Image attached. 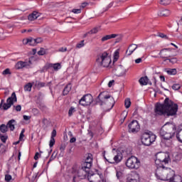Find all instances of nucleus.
<instances>
[{
  "instance_id": "obj_4",
  "label": "nucleus",
  "mask_w": 182,
  "mask_h": 182,
  "mask_svg": "<svg viewBox=\"0 0 182 182\" xmlns=\"http://www.w3.org/2000/svg\"><path fill=\"white\" fill-rule=\"evenodd\" d=\"M96 63L98 68H109L112 63V59L109 57L107 52L100 53L97 55Z\"/></svg>"
},
{
  "instance_id": "obj_30",
  "label": "nucleus",
  "mask_w": 182,
  "mask_h": 182,
  "mask_svg": "<svg viewBox=\"0 0 182 182\" xmlns=\"http://www.w3.org/2000/svg\"><path fill=\"white\" fill-rule=\"evenodd\" d=\"M50 82H47V83H46V82H36V86H37V87H39V88H41V87H45V86H50Z\"/></svg>"
},
{
  "instance_id": "obj_14",
  "label": "nucleus",
  "mask_w": 182,
  "mask_h": 182,
  "mask_svg": "<svg viewBox=\"0 0 182 182\" xmlns=\"http://www.w3.org/2000/svg\"><path fill=\"white\" fill-rule=\"evenodd\" d=\"M172 50V48H164L161 50L159 55L162 59H168V58H171V56H173L170 54V52Z\"/></svg>"
},
{
  "instance_id": "obj_33",
  "label": "nucleus",
  "mask_w": 182,
  "mask_h": 182,
  "mask_svg": "<svg viewBox=\"0 0 182 182\" xmlns=\"http://www.w3.org/2000/svg\"><path fill=\"white\" fill-rule=\"evenodd\" d=\"M57 156H58V151H54L48 162V164H49L50 161H53V160L56 159Z\"/></svg>"
},
{
  "instance_id": "obj_60",
  "label": "nucleus",
  "mask_w": 182,
  "mask_h": 182,
  "mask_svg": "<svg viewBox=\"0 0 182 182\" xmlns=\"http://www.w3.org/2000/svg\"><path fill=\"white\" fill-rule=\"evenodd\" d=\"M84 163H90V164H92L93 163V159H86Z\"/></svg>"
},
{
  "instance_id": "obj_63",
  "label": "nucleus",
  "mask_w": 182,
  "mask_h": 182,
  "mask_svg": "<svg viewBox=\"0 0 182 182\" xmlns=\"http://www.w3.org/2000/svg\"><path fill=\"white\" fill-rule=\"evenodd\" d=\"M141 58H137L136 60H135V63H141Z\"/></svg>"
},
{
  "instance_id": "obj_2",
  "label": "nucleus",
  "mask_w": 182,
  "mask_h": 182,
  "mask_svg": "<svg viewBox=\"0 0 182 182\" xmlns=\"http://www.w3.org/2000/svg\"><path fill=\"white\" fill-rule=\"evenodd\" d=\"M177 132V127L176 124L170 122H166L159 131V134L161 137L163 138L164 140L168 141L166 142L165 144L167 147H170L171 145V139L176 136V133Z\"/></svg>"
},
{
  "instance_id": "obj_59",
  "label": "nucleus",
  "mask_w": 182,
  "mask_h": 182,
  "mask_svg": "<svg viewBox=\"0 0 182 182\" xmlns=\"http://www.w3.org/2000/svg\"><path fill=\"white\" fill-rule=\"evenodd\" d=\"M113 83H114V80H112L108 83V87H112L113 86Z\"/></svg>"
},
{
  "instance_id": "obj_32",
  "label": "nucleus",
  "mask_w": 182,
  "mask_h": 182,
  "mask_svg": "<svg viewBox=\"0 0 182 182\" xmlns=\"http://www.w3.org/2000/svg\"><path fill=\"white\" fill-rule=\"evenodd\" d=\"M82 167L89 172L92 168V164L84 162Z\"/></svg>"
},
{
  "instance_id": "obj_21",
  "label": "nucleus",
  "mask_w": 182,
  "mask_h": 182,
  "mask_svg": "<svg viewBox=\"0 0 182 182\" xmlns=\"http://www.w3.org/2000/svg\"><path fill=\"white\" fill-rule=\"evenodd\" d=\"M38 18H39V14L36 11H33L28 16V21H35V19H38Z\"/></svg>"
},
{
  "instance_id": "obj_44",
  "label": "nucleus",
  "mask_w": 182,
  "mask_h": 182,
  "mask_svg": "<svg viewBox=\"0 0 182 182\" xmlns=\"http://www.w3.org/2000/svg\"><path fill=\"white\" fill-rule=\"evenodd\" d=\"M0 139L3 143H6V140H8V135L0 134Z\"/></svg>"
},
{
  "instance_id": "obj_31",
  "label": "nucleus",
  "mask_w": 182,
  "mask_h": 182,
  "mask_svg": "<svg viewBox=\"0 0 182 182\" xmlns=\"http://www.w3.org/2000/svg\"><path fill=\"white\" fill-rule=\"evenodd\" d=\"M165 72H166L168 75H177V69L176 68L166 69Z\"/></svg>"
},
{
  "instance_id": "obj_24",
  "label": "nucleus",
  "mask_w": 182,
  "mask_h": 182,
  "mask_svg": "<svg viewBox=\"0 0 182 182\" xmlns=\"http://www.w3.org/2000/svg\"><path fill=\"white\" fill-rule=\"evenodd\" d=\"M32 58H28V60H26L23 62V68H26V69H29L30 68H32Z\"/></svg>"
},
{
  "instance_id": "obj_13",
  "label": "nucleus",
  "mask_w": 182,
  "mask_h": 182,
  "mask_svg": "<svg viewBox=\"0 0 182 182\" xmlns=\"http://www.w3.org/2000/svg\"><path fill=\"white\" fill-rule=\"evenodd\" d=\"M104 159L108 161V163H110V164H114V163H120L122 161V159H123V154L120 151H118L117 152V155L114 156V160L112 159H107L104 156Z\"/></svg>"
},
{
  "instance_id": "obj_51",
  "label": "nucleus",
  "mask_w": 182,
  "mask_h": 182,
  "mask_svg": "<svg viewBox=\"0 0 182 182\" xmlns=\"http://www.w3.org/2000/svg\"><path fill=\"white\" fill-rule=\"evenodd\" d=\"M85 46V41H81L79 43L77 44L76 47L78 48H83Z\"/></svg>"
},
{
  "instance_id": "obj_37",
  "label": "nucleus",
  "mask_w": 182,
  "mask_h": 182,
  "mask_svg": "<svg viewBox=\"0 0 182 182\" xmlns=\"http://www.w3.org/2000/svg\"><path fill=\"white\" fill-rule=\"evenodd\" d=\"M23 139V129L21 130L18 141L14 142L13 144L14 145L19 144L21 141H22Z\"/></svg>"
},
{
  "instance_id": "obj_7",
  "label": "nucleus",
  "mask_w": 182,
  "mask_h": 182,
  "mask_svg": "<svg viewBox=\"0 0 182 182\" xmlns=\"http://www.w3.org/2000/svg\"><path fill=\"white\" fill-rule=\"evenodd\" d=\"M125 164L131 170H137L140 167V160L137 157L132 156L127 159Z\"/></svg>"
},
{
  "instance_id": "obj_16",
  "label": "nucleus",
  "mask_w": 182,
  "mask_h": 182,
  "mask_svg": "<svg viewBox=\"0 0 182 182\" xmlns=\"http://www.w3.org/2000/svg\"><path fill=\"white\" fill-rule=\"evenodd\" d=\"M50 68H53L54 69V70H59V69H60V68H62V66L60 65V63H57L55 64L49 63L44 67V69L48 70V69H50Z\"/></svg>"
},
{
  "instance_id": "obj_49",
  "label": "nucleus",
  "mask_w": 182,
  "mask_h": 182,
  "mask_svg": "<svg viewBox=\"0 0 182 182\" xmlns=\"http://www.w3.org/2000/svg\"><path fill=\"white\" fill-rule=\"evenodd\" d=\"M76 112V110L75 109V107H71L68 111V116H72V114H73V113H75Z\"/></svg>"
},
{
  "instance_id": "obj_38",
  "label": "nucleus",
  "mask_w": 182,
  "mask_h": 182,
  "mask_svg": "<svg viewBox=\"0 0 182 182\" xmlns=\"http://www.w3.org/2000/svg\"><path fill=\"white\" fill-rule=\"evenodd\" d=\"M99 31H100V27H95L90 31H89L88 33H90V35H93L95 33H97Z\"/></svg>"
},
{
  "instance_id": "obj_34",
  "label": "nucleus",
  "mask_w": 182,
  "mask_h": 182,
  "mask_svg": "<svg viewBox=\"0 0 182 182\" xmlns=\"http://www.w3.org/2000/svg\"><path fill=\"white\" fill-rule=\"evenodd\" d=\"M15 68L17 69V70H19V69H23V61H18L16 64Z\"/></svg>"
},
{
  "instance_id": "obj_19",
  "label": "nucleus",
  "mask_w": 182,
  "mask_h": 182,
  "mask_svg": "<svg viewBox=\"0 0 182 182\" xmlns=\"http://www.w3.org/2000/svg\"><path fill=\"white\" fill-rule=\"evenodd\" d=\"M55 137H56V129H53L51 133V137L49 143V146L52 149L53 146H55Z\"/></svg>"
},
{
  "instance_id": "obj_43",
  "label": "nucleus",
  "mask_w": 182,
  "mask_h": 182,
  "mask_svg": "<svg viewBox=\"0 0 182 182\" xmlns=\"http://www.w3.org/2000/svg\"><path fill=\"white\" fill-rule=\"evenodd\" d=\"M171 3V0H160L159 4L161 5H164L166 6V5H170Z\"/></svg>"
},
{
  "instance_id": "obj_41",
  "label": "nucleus",
  "mask_w": 182,
  "mask_h": 182,
  "mask_svg": "<svg viewBox=\"0 0 182 182\" xmlns=\"http://www.w3.org/2000/svg\"><path fill=\"white\" fill-rule=\"evenodd\" d=\"M24 90L26 92H31L32 90V83L28 82L24 86Z\"/></svg>"
},
{
  "instance_id": "obj_20",
  "label": "nucleus",
  "mask_w": 182,
  "mask_h": 182,
  "mask_svg": "<svg viewBox=\"0 0 182 182\" xmlns=\"http://www.w3.org/2000/svg\"><path fill=\"white\" fill-rule=\"evenodd\" d=\"M117 36H119V35L117 34L107 35L101 38V41L106 42V41H109L110 39H114V38H117Z\"/></svg>"
},
{
  "instance_id": "obj_10",
  "label": "nucleus",
  "mask_w": 182,
  "mask_h": 182,
  "mask_svg": "<svg viewBox=\"0 0 182 182\" xmlns=\"http://www.w3.org/2000/svg\"><path fill=\"white\" fill-rule=\"evenodd\" d=\"M93 103V96L90 94L85 95L79 101L81 106H90Z\"/></svg>"
},
{
  "instance_id": "obj_54",
  "label": "nucleus",
  "mask_w": 182,
  "mask_h": 182,
  "mask_svg": "<svg viewBox=\"0 0 182 182\" xmlns=\"http://www.w3.org/2000/svg\"><path fill=\"white\" fill-rule=\"evenodd\" d=\"M35 42H36V45H38V43H42L43 41L42 38H37L34 39Z\"/></svg>"
},
{
  "instance_id": "obj_5",
  "label": "nucleus",
  "mask_w": 182,
  "mask_h": 182,
  "mask_svg": "<svg viewBox=\"0 0 182 182\" xmlns=\"http://www.w3.org/2000/svg\"><path fill=\"white\" fill-rule=\"evenodd\" d=\"M96 102L100 105V106H102L103 105L111 106L110 109H113V107L114 106V98L110 95H105V92L100 93Z\"/></svg>"
},
{
  "instance_id": "obj_12",
  "label": "nucleus",
  "mask_w": 182,
  "mask_h": 182,
  "mask_svg": "<svg viewBox=\"0 0 182 182\" xmlns=\"http://www.w3.org/2000/svg\"><path fill=\"white\" fill-rule=\"evenodd\" d=\"M129 133H137L140 130V124L137 120H132L128 125Z\"/></svg>"
},
{
  "instance_id": "obj_56",
  "label": "nucleus",
  "mask_w": 182,
  "mask_h": 182,
  "mask_svg": "<svg viewBox=\"0 0 182 182\" xmlns=\"http://www.w3.org/2000/svg\"><path fill=\"white\" fill-rule=\"evenodd\" d=\"M158 36H159V38H165V39H168V37H167V36L165 35L163 33H159Z\"/></svg>"
},
{
  "instance_id": "obj_40",
  "label": "nucleus",
  "mask_w": 182,
  "mask_h": 182,
  "mask_svg": "<svg viewBox=\"0 0 182 182\" xmlns=\"http://www.w3.org/2000/svg\"><path fill=\"white\" fill-rule=\"evenodd\" d=\"M0 131L1 132V133H6V132H8V126L4 124H1L0 126Z\"/></svg>"
},
{
  "instance_id": "obj_17",
  "label": "nucleus",
  "mask_w": 182,
  "mask_h": 182,
  "mask_svg": "<svg viewBox=\"0 0 182 182\" xmlns=\"http://www.w3.org/2000/svg\"><path fill=\"white\" fill-rule=\"evenodd\" d=\"M136 49H137V45L136 44H131L128 49L126 50V55L127 56H130V55H132V53H133V52H134V50H136Z\"/></svg>"
},
{
  "instance_id": "obj_25",
  "label": "nucleus",
  "mask_w": 182,
  "mask_h": 182,
  "mask_svg": "<svg viewBox=\"0 0 182 182\" xmlns=\"http://www.w3.org/2000/svg\"><path fill=\"white\" fill-rule=\"evenodd\" d=\"M71 90L72 86L70 85V84L67 85L63 91V96H66V95H68Z\"/></svg>"
},
{
  "instance_id": "obj_47",
  "label": "nucleus",
  "mask_w": 182,
  "mask_h": 182,
  "mask_svg": "<svg viewBox=\"0 0 182 182\" xmlns=\"http://www.w3.org/2000/svg\"><path fill=\"white\" fill-rule=\"evenodd\" d=\"M166 60H168L171 63H173V65H174V63H177V58H166Z\"/></svg>"
},
{
  "instance_id": "obj_8",
  "label": "nucleus",
  "mask_w": 182,
  "mask_h": 182,
  "mask_svg": "<svg viewBox=\"0 0 182 182\" xmlns=\"http://www.w3.org/2000/svg\"><path fill=\"white\" fill-rule=\"evenodd\" d=\"M156 136L154 134L145 132L141 136V143L144 146H151L152 143L156 141Z\"/></svg>"
},
{
  "instance_id": "obj_52",
  "label": "nucleus",
  "mask_w": 182,
  "mask_h": 182,
  "mask_svg": "<svg viewBox=\"0 0 182 182\" xmlns=\"http://www.w3.org/2000/svg\"><path fill=\"white\" fill-rule=\"evenodd\" d=\"M2 75H11V70L9 68H6L2 72Z\"/></svg>"
},
{
  "instance_id": "obj_62",
  "label": "nucleus",
  "mask_w": 182,
  "mask_h": 182,
  "mask_svg": "<svg viewBox=\"0 0 182 182\" xmlns=\"http://www.w3.org/2000/svg\"><path fill=\"white\" fill-rule=\"evenodd\" d=\"M39 159V152H36L34 156V160H38Z\"/></svg>"
},
{
  "instance_id": "obj_64",
  "label": "nucleus",
  "mask_w": 182,
  "mask_h": 182,
  "mask_svg": "<svg viewBox=\"0 0 182 182\" xmlns=\"http://www.w3.org/2000/svg\"><path fill=\"white\" fill-rule=\"evenodd\" d=\"M127 182H137V180L134 178H131L129 179Z\"/></svg>"
},
{
  "instance_id": "obj_36",
  "label": "nucleus",
  "mask_w": 182,
  "mask_h": 182,
  "mask_svg": "<svg viewBox=\"0 0 182 182\" xmlns=\"http://www.w3.org/2000/svg\"><path fill=\"white\" fill-rule=\"evenodd\" d=\"M31 116H27V115H23V120L26 122H23L24 124H29L31 123Z\"/></svg>"
},
{
  "instance_id": "obj_11",
  "label": "nucleus",
  "mask_w": 182,
  "mask_h": 182,
  "mask_svg": "<svg viewBox=\"0 0 182 182\" xmlns=\"http://www.w3.org/2000/svg\"><path fill=\"white\" fill-rule=\"evenodd\" d=\"M14 102H17V98L16 94L13 92L11 96L7 99L6 102L3 105L2 107L4 110H8V109H10V107L14 105Z\"/></svg>"
},
{
  "instance_id": "obj_22",
  "label": "nucleus",
  "mask_w": 182,
  "mask_h": 182,
  "mask_svg": "<svg viewBox=\"0 0 182 182\" xmlns=\"http://www.w3.org/2000/svg\"><path fill=\"white\" fill-rule=\"evenodd\" d=\"M139 82L141 86H146L149 82V77L147 76L142 77L139 80Z\"/></svg>"
},
{
  "instance_id": "obj_23",
  "label": "nucleus",
  "mask_w": 182,
  "mask_h": 182,
  "mask_svg": "<svg viewBox=\"0 0 182 182\" xmlns=\"http://www.w3.org/2000/svg\"><path fill=\"white\" fill-rule=\"evenodd\" d=\"M14 123H15V119H11L7 123V128L9 127L11 132H14V130H15V124H14Z\"/></svg>"
},
{
  "instance_id": "obj_28",
  "label": "nucleus",
  "mask_w": 182,
  "mask_h": 182,
  "mask_svg": "<svg viewBox=\"0 0 182 182\" xmlns=\"http://www.w3.org/2000/svg\"><path fill=\"white\" fill-rule=\"evenodd\" d=\"M21 14H22V11H21V10H14V11L10 12L11 16L9 18V19H11V18H14V16L21 15Z\"/></svg>"
},
{
  "instance_id": "obj_27",
  "label": "nucleus",
  "mask_w": 182,
  "mask_h": 182,
  "mask_svg": "<svg viewBox=\"0 0 182 182\" xmlns=\"http://www.w3.org/2000/svg\"><path fill=\"white\" fill-rule=\"evenodd\" d=\"M171 13L170 12V10L168 9H164L159 12L160 16H170V14Z\"/></svg>"
},
{
  "instance_id": "obj_1",
  "label": "nucleus",
  "mask_w": 182,
  "mask_h": 182,
  "mask_svg": "<svg viewBox=\"0 0 182 182\" xmlns=\"http://www.w3.org/2000/svg\"><path fill=\"white\" fill-rule=\"evenodd\" d=\"M178 110V105L171 101L168 97L164 100V104L157 102L155 105L154 116H176Z\"/></svg>"
},
{
  "instance_id": "obj_57",
  "label": "nucleus",
  "mask_w": 182,
  "mask_h": 182,
  "mask_svg": "<svg viewBox=\"0 0 182 182\" xmlns=\"http://www.w3.org/2000/svg\"><path fill=\"white\" fill-rule=\"evenodd\" d=\"M5 180L6 181H8V182L11 181V180H12V176L11 175L7 174L5 176Z\"/></svg>"
},
{
  "instance_id": "obj_58",
  "label": "nucleus",
  "mask_w": 182,
  "mask_h": 182,
  "mask_svg": "<svg viewBox=\"0 0 182 182\" xmlns=\"http://www.w3.org/2000/svg\"><path fill=\"white\" fill-rule=\"evenodd\" d=\"M14 108L16 109V112H21L22 107H21V105H17L16 107L14 106Z\"/></svg>"
},
{
  "instance_id": "obj_46",
  "label": "nucleus",
  "mask_w": 182,
  "mask_h": 182,
  "mask_svg": "<svg viewBox=\"0 0 182 182\" xmlns=\"http://www.w3.org/2000/svg\"><path fill=\"white\" fill-rule=\"evenodd\" d=\"M181 88V85H180V84H173L172 85V89L173 90H179V89Z\"/></svg>"
},
{
  "instance_id": "obj_6",
  "label": "nucleus",
  "mask_w": 182,
  "mask_h": 182,
  "mask_svg": "<svg viewBox=\"0 0 182 182\" xmlns=\"http://www.w3.org/2000/svg\"><path fill=\"white\" fill-rule=\"evenodd\" d=\"M168 161H170V156L168 154L159 153L155 160L156 168H165L164 164H168Z\"/></svg>"
},
{
  "instance_id": "obj_48",
  "label": "nucleus",
  "mask_w": 182,
  "mask_h": 182,
  "mask_svg": "<svg viewBox=\"0 0 182 182\" xmlns=\"http://www.w3.org/2000/svg\"><path fill=\"white\" fill-rule=\"evenodd\" d=\"M45 53H46V51L43 48H41L40 50L38 51V55H39L40 56H43Z\"/></svg>"
},
{
  "instance_id": "obj_53",
  "label": "nucleus",
  "mask_w": 182,
  "mask_h": 182,
  "mask_svg": "<svg viewBox=\"0 0 182 182\" xmlns=\"http://www.w3.org/2000/svg\"><path fill=\"white\" fill-rule=\"evenodd\" d=\"M119 59V50H116L114 53V60H117Z\"/></svg>"
},
{
  "instance_id": "obj_18",
  "label": "nucleus",
  "mask_w": 182,
  "mask_h": 182,
  "mask_svg": "<svg viewBox=\"0 0 182 182\" xmlns=\"http://www.w3.org/2000/svg\"><path fill=\"white\" fill-rule=\"evenodd\" d=\"M182 124L179 125L178 127V129L176 130V139L180 141V143H182Z\"/></svg>"
},
{
  "instance_id": "obj_29",
  "label": "nucleus",
  "mask_w": 182,
  "mask_h": 182,
  "mask_svg": "<svg viewBox=\"0 0 182 182\" xmlns=\"http://www.w3.org/2000/svg\"><path fill=\"white\" fill-rule=\"evenodd\" d=\"M26 41H27L26 43V45H28V43L30 46H36L35 38H27Z\"/></svg>"
},
{
  "instance_id": "obj_35",
  "label": "nucleus",
  "mask_w": 182,
  "mask_h": 182,
  "mask_svg": "<svg viewBox=\"0 0 182 182\" xmlns=\"http://www.w3.org/2000/svg\"><path fill=\"white\" fill-rule=\"evenodd\" d=\"M116 177L117 178V180H119V181L123 179V172H122V171H116Z\"/></svg>"
},
{
  "instance_id": "obj_26",
  "label": "nucleus",
  "mask_w": 182,
  "mask_h": 182,
  "mask_svg": "<svg viewBox=\"0 0 182 182\" xmlns=\"http://www.w3.org/2000/svg\"><path fill=\"white\" fill-rule=\"evenodd\" d=\"M182 155L181 154H178V152H176L173 154V161H180L181 160Z\"/></svg>"
},
{
  "instance_id": "obj_15",
  "label": "nucleus",
  "mask_w": 182,
  "mask_h": 182,
  "mask_svg": "<svg viewBox=\"0 0 182 182\" xmlns=\"http://www.w3.org/2000/svg\"><path fill=\"white\" fill-rule=\"evenodd\" d=\"M116 76H124L127 70L123 67V65H118L117 66L116 69L113 70Z\"/></svg>"
},
{
  "instance_id": "obj_3",
  "label": "nucleus",
  "mask_w": 182,
  "mask_h": 182,
  "mask_svg": "<svg viewBox=\"0 0 182 182\" xmlns=\"http://www.w3.org/2000/svg\"><path fill=\"white\" fill-rule=\"evenodd\" d=\"M155 176L158 180H161L162 181H171L176 175L173 171H170L168 172L166 168H156Z\"/></svg>"
},
{
  "instance_id": "obj_9",
  "label": "nucleus",
  "mask_w": 182,
  "mask_h": 182,
  "mask_svg": "<svg viewBox=\"0 0 182 182\" xmlns=\"http://www.w3.org/2000/svg\"><path fill=\"white\" fill-rule=\"evenodd\" d=\"M77 176L82 180H84V178H86V177H88V180H90V178H100V176L97 174H92L89 177V172L82 166L79 168L77 171Z\"/></svg>"
},
{
  "instance_id": "obj_39",
  "label": "nucleus",
  "mask_w": 182,
  "mask_h": 182,
  "mask_svg": "<svg viewBox=\"0 0 182 182\" xmlns=\"http://www.w3.org/2000/svg\"><path fill=\"white\" fill-rule=\"evenodd\" d=\"M172 182H182L181 181V176L175 175L171 181Z\"/></svg>"
},
{
  "instance_id": "obj_55",
  "label": "nucleus",
  "mask_w": 182,
  "mask_h": 182,
  "mask_svg": "<svg viewBox=\"0 0 182 182\" xmlns=\"http://www.w3.org/2000/svg\"><path fill=\"white\" fill-rule=\"evenodd\" d=\"M72 12H73V14H80L82 10L80 9H74L72 10Z\"/></svg>"
},
{
  "instance_id": "obj_45",
  "label": "nucleus",
  "mask_w": 182,
  "mask_h": 182,
  "mask_svg": "<svg viewBox=\"0 0 182 182\" xmlns=\"http://www.w3.org/2000/svg\"><path fill=\"white\" fill-rule=\"evenodd\" d=\"M6 151V146L4 144H0V154H4Z\"/></svg>"
},
{
  "instance_id": "obj_42",
  "label": "nucleus",
  "mask_w": 182,
  "mask_h": 182,
  "mask_svg": "<svg viewBox=\"0 0 182 182\" xmlns=\"http://www.w3.org/2000/svg\"><path fill=\"white\" fill-rule=\"evenodd\" d=\"M131 105H132V102L130 101V98L126 99L124 101V106L126 109H129V107H130Z\"/></svg>"
},
{
  "instance_id": "obj_50",
  "label": "nucleus",
  "mask_w": 182,
  "mask_h": 182,
  "mask_svg": "<svg viewBox=\"0 0 182 182\" xmlns=\"http://www.w3.org/2000/svg\"><path fill=\"white\" fill-rule=\"evenodd\" d=\"M66 149V144H61L60 146V150L61 151V154L62 156H63V151H65V149Z\"/></svg>"
},
{
  "instance_id": "obj_61",
  "label": "nucleus",
  "mask_w": 182,
  "mask_h": 182,
  "mask_svg": "<svg viewBox=\"0 0 182 182\" xmlns=\"http://www.w3.org/2000/svg\"><path fill=\"white\" fill-rule=\"evenodd\" d=\"M67 50H68V48H60L58 50L59 52H66Z\"/></svg>"
}]
</instances>
